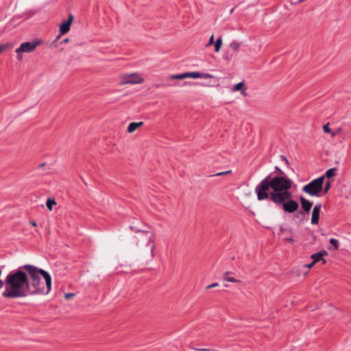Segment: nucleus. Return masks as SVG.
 Returning <instances> with one entry per match:
<instances>
[{"label": "nucleus", "instance_id": "27", "mask_svg": "<svg viewBox=\"0 0 351 351\" xmlns=\"http://www.w3.org/2000/svg\"><path fill=\"white\" fill-rule=\"evenodd\" d=\"M231 173H232V171L229 170V171H226L219 172V173L213 175V176H223V175L230 174Z\"/></svg>", "mask_w": 351, "mask_h": 351}, {"label": "nucleus", "instance_id": "33", "mask_svg": "<svg viewBox=\"0 0 351 351\" xmlns=\"http://www.w3.org/2000/svg\"><path fill=\"white\" fill-rule=\"evenodd\" d=\"M195 350L199 351H213L212 350L207 348H197Z\"/></svg>", "mask_w": 351, "mask_h": 351}, {"label": "nucleus", "instance_id": "36", "mask_svg": "<svg viewBox=\"0 0 351 351\" xmlns=\"http://www.w3.org/2000/svg\"><path fill=\"white\" fill-rule=\"evenodd\" d=\"M69 41V38H65L62 41H61V43H66Z\"/></svg>", "mask_w": 351, "mask_h": 351}, {"label": "nucleus", "instance_id": "2", "mask_svg": "<svg viewBox=\"0 0 351 351\" xmlns=\"http://www.w3.org/2000/svg\"><path fill=\"white\" fill-rule=\"evenodd\" d=\"M28 274L21 267L11 271L5 280V289L2 293L5 298H19L27 297L26 287L28 282Z\"/></svg>", "mask_w": 351, "mask_h": 351}, {"label": "nucleus", "instance_id": "39", "mask_svg": "<svg viewBox=\"0 0 351 351\" xmlns=\"http://www.w3.org/2000/svg\"><path fill=\"white\" fill-rule=\"evenodd\" d=\"M233 10H234V9H232L231 11H230V13H232Z\"/></svg>", "mask_w": 351, "mask_h": 351}, {"label": "nucleus", "instance_id": "34", "mask_svg": "<svg viewBox=\"0 0 351 351\" xmlns=\"http://www.w3.org/2000/svg\"><path fill=\"white\" fill-rule=\"evenodd\" d=\"M315 264V262L313 261L311 263L306 265V267L311 268Z\"/></svg>", "mask_w": 351, "mask_h": 351}, {"label": "nucleus", "instance_id": "9", "mask_svg": "<svg viewBox=\"0 0 351 351\" xmlns=\"http://www.w3.org/2000/svg\"><path fill=\"white\" fill-rule=\"evenodd\" d=\"M73 16L72 14H70L69 18H68V20L67 21H64L62 23V24L60 25V35H58L57 37H56V40L53 43V44L54 43H56L60 38L62 35L63 34H65L66 33H67L69 30H70V27H71V23L73 21Z\"/></svg>", "mask_w": 351, "mask_h": 351}, {"label": "nucleus", "instance_id": "35", "mask_svg": "<svg viewBox=\"0 0 351 351\" xmlns=\"http://www.w3.org/2000/svg\"><path fill=\"white\" fill-rule=\"evenodd\" d=\"M29 223H30L32 226H34V227H36V226H37V223H36V222L35 221H29Z\"/></svg>", "mask_w": 351, "mask_h": 351}, {"label": "nucleus", "instance_id": "25", "mask_svg": "<svg viewBox=\"0 0 351 351\" xmlns=\"http://www.w3.org/2000/svg\"><path fill=\"white\" fill-rule=\"evenodd\" d=\"M243 86V82H239L237 84H235L233 88H232V90L234 91H237V90H239L242 88V87Z\"/></svg>", "mask_w": 351, "mask_h": 351}, {"label": "nucleus", "instance_id": "18", "mask_svg": "<svg viewBox=\"0 0 351 351\" xmlns=\"http://www.w3.org/2000/svg\"><path fill=\"white\" fill-rule=\"evenodd\" d=\"M240 46H241V43H239L238 41H233L230 44V47L234 52H236L237 51H238Z\"/></svg>", "mask_w": 351, "mask_h": 351}, {"label": "nucleus", "instance_id": "19", "mask_svg": "<svg viewBox=\"0 0 351 351\" xmlns=\"http://www.w3.org/2000/svg\"><path fill=\"white\" fill-rule=\"evenodd\" d=\"M11 47H12V44L9 43L0 44V54Z\"/></svg>", "mask_w": 351, "mask_h": 351}, {"label": "nucleus", "instance_id": "40", "mask_svg": "<svg viewBox=\"0 0 351 351\" xmlns=\"http://www.w3.org/2000/svg\"><path fill=\"white\" fill-rule=\"evenodd\" d=\"M0 274H1V269H0Z\"/></svg>", "mask_w": 351, "mask_h": 351}, {"label": "nucleus", "instance_id": "17", "mask_svg": "<svg viewBox=\"0 0 351 351\" xmlns=\"http://www.w3.org/2000/svg\"><path fill=\"white\" fill-rule=\"evenodd\" d=\"M215 45V52H219L221 49L222 45V38L221 36L219 37L217 40L214 43Z\"/></svg>", "mask_w": 351, "mask_h": 351}, {"label": "nucleus", "instance_id": "16", "mask_svg": "<svg viewBox=\"0 0 351 351\" xmlns=\"http://www.w3.org/2000/svg\"><path fill=\"white\" fill-rule=\"evenodd\" d=\"M231 272L226 271L223 274V280L224 281L230 282H239L240 280H237L234 277H229L228 275L230 274Z\"/></svg>", "mask_w": 351, "mask_h": 351}, {"label": "nucleus", "instance_id": "21", "mask_svg": "<svg viewBox=\"0 0 351 351\" xmlns=\"http://www.w3.org/2000/svg\"><path fill=\"white\" fill-rule=\"evenodd\" d=\"M56 201L54 199H51V198H48V199L47 200L46 205H47V208L49 210H51L52 208H53V206L56 205Z\"/></svg>", "mask_w": 351, "mask_h": 351}, {"label": "nucleus", "instance_id": "15", "mask_svg": "<svg viewBox=\"0 0 351 351\" xmlns=\"http://www.w3.org/2000/svg\"><path fill=\"white\" fill-rule=\"evenodd\" d=\"M256 192L259 200L263 199V180L261 181L256 188Z\"/></svg>", "mask_w": 351, "mask_h": 351}, {"label": "nucleus", "instance_id": "22", "mask_svg": "<svg viewBox=\"0 0 351 351\" xmlns=\"http://www.w3.org/2000/svg\"><path fill=\"white\" fill-rule=\"evenodd\" d=\"M330 243L332 245L335 250H338V248H339V241L338 240L332 238L330 239Z\"/></svg>", "mask_w": 351, "mask_h": 351}, {"label": "nucleus", "instance_id": "20", "mask_svg": "<svg viewBox=\"0 0 351 351\" xmlns=\"http://www.w3.org/2000/svg\"><path fill=\"white\" fill-rule=\"evenodd\" d=\"M335 173H336V169L335 168H331L326 171V172L324 176H325V178H330L335 176Z\"/></svg>", "mask_w": 351, "mask_h": 351}, {"label": "nucleus", "instance_id": "37", "mask_svg": "<svg viewBox=\"0 0 351 351\" xmlns=\"http://www.w3.org/2000/svg\"><path fill=\"white\" fill-rule=\"evenodd\" d=\"M286 240L289 243H293L294 241L293 239L291 238L287 239Z\"/></svg>", "mask_w": 351, "mask_h": 351}, {"label": "nucleus", "instance_id": "23", "mask_svg": "<svg viewBox=\"0 0 351 351\" xmlns=\"http://www.w3.org/2000/svg\"><path fill=\"white\" fill-rule=\"evenodd\" d=\"M324 132L326 133H330L332 136H335L336 135L335 132H332L330 128H329V123H327L324 125L323 127Z\"/></svg>", "mask_w": 351, "mask_h": 351}, {"label": "nucleus", "instance_id": "38", "mask_svg": "<svg viewBox=\"0 0 351 351\" xmlns=\"http://www.w3.org/2000/svg\"><path fill=\"white\" fill-rule=\"evenodd\" d=\"M282 158L286 161V162L288 163V160H287V158L285 157H283V156H282Z\"/></svg>", "mask_w": 351, "mask_h": 351}, {"label": "nucleus", "instance_id": "6", "mask_svg": "<svg viewBox=\"0 0 351 351\" xmlns=\"http://www.w3.org/2000/svg\"><path fill=\"white\" fill-rule=\"evenodd\" d=\"M275 204L278 206H280L283 210L286 213H293L295 212L298 208V203L292 199V193H289V195L288 197H285L283 199H276L272 201Z\"/></svg>", "mask_w": 351, "mask_h": 351}, {"label": "nucleus", "instance_id": "29", "mask_svg": "<svg viewBox=\"0 0 351 351\" xmlns=\"http://www.w3.org/2000/svg\"><path fill=\"white\" fill-rule=\"evenodd\" d=\"M199 75H201L199 77H204V78H212L213 77V75L209 73H199Z\"/></svg>", "mask_w": 351, "mask_h": 351}, {"label": "nucleus", "instance_id": "7", "mask_svg": "<svg viewBox=\"0 0 351 351\" xmlns=\"http://www.w3.org/2000/svg\"><path fill=\"white\" fill-rule=\"evenodd\" d=\"M41 41L39 39H36L32 42L23 43L21 46L16 49V52H25L31 53L33 52L36 48L40 45Z\"/></svg>", "mask_w": 351, "mask_h": 351}, {"label": "nucleus", "instance_id": "14", "mask_svg": "<svg viewBox=\"0 0 351 351\" xmlns=\"http://www.w3.org/2000/svg\"><path fill=\"white\" fill-rule=\"evenodd\" d=\"M143 125V122H132L129 124L128 127V132L132 133L134 132L137 128H140Z\"/></svg>", "mask_w": 351, "mask_h": 351}, {"label": "nucleus", "instance_id": "13", "mask_svg": "<svg viewBox=\"0 0 351 351\" xmlns=\"http://www.w3.org/2000/svg\"><path fill=\"white\" fill-rule=\"evenodd\" d=\"M326 254H327V252L326 251H324V250L320 251L319 252H317V253L311 255V258H313V261L315 263H317L321 260L323 261L324 263H326V261L323 258V256Z\"/></svg>", "mask_w": 351, "mask_h": 351}, {"label": "nucleus", "instance_id": "28", "mask_svg": "<svg viewBox=\"0 0 351 351\" xmlns=\"http://www.w3.org/2000/svg\"><path fill=\"white\" fill-rule=\"evenodd\" d=\"M232 56H233L232 54H229V53L227 52L226 53H225L223 55V58L228 61H230L232 59Z\"/></svg>", "mask_w": 351, "mask_h": 351}, {"label": "nucleus", "instance_id": "1", "mask_svg": "<svg viewBox=\"0 0 351 351\" xmlns=\"http://www.w3.org/2000/svg\"><path fill=\"white\" fill-rule=\"evenodd\" d=\"M28 274V282L26 287L27 296L47 295L51 289V277L44 269L32 265L21 266Z\"/></svg>", "mask_w": 351, "mask_h": 351}, {"label": "nucleus", "instance_id": "5", "mask_svg": "<svg viewBox=\"0 0 351 351\" xmlns=\"http://www.w3.org/2000/svg\"><path fill=\"white\" fill-rule=\"evenodd\" d=\"M324 180L325 176L319 177L304 185L302 191L311 196L318 197L323 189Z\"/></svg>", "mask_w": 351, "mask_h": 351}, {"label": "nucleus", "instance_id": "30", "mask_svg": "<svg viewBox=\"0 0 351 351\" xmlns=\"http://www.w3.org/2000/svg\"><path fill=\"white\" fill-rule=\"evenodd\" d=\"M74 295H75V293H65L64 298H65V299L69 300V299L72 298Z\"/></svg>", "mask_w": 351, "mask_h": 351}, {"label": "nucleus", "instance_id": "4", "mask_svg": "<svg viewBox=\"0 0 351 351\" xmlns=\"http://www.w3.org/2000/svg\"><path fill=\"white\" fill-rule=\"evenodd\" d=\"M132 243L138 246H145L146 250L149 252L152 259L154 257V244L153 237L149 235L148 232H141L137 236L134 237Z\"/></svg>", "mask_w": 351, "mask_h": 351}, {"label": "nucleus", "instance_id": "11", "mask_svg": "<svg viewBox=\"0 0 351 351\" xmlns=\"http://www.w3.org/2000/svg\"><path fill=\"white\" fill-rule=\"evenodd\" d=\"M321 205H315L313 209L311 223L313 224H317L319 219V213Z\"/></svg>", "mask_w": 351, "mask_h": 351}, {"label": "nucleus", "instance_id": "32", "mask_svg": "<svg viewBox=\"0 0 351 351\" xmlns=\"http://www.w3.org/2000/svg\"><path fill=\"white\" fill-rule=\"evenodd\" d=\"M17 53L16 58L18 60H21L23 59V52H16Z\"/></svg>", "mask_w": 351, "mask_h": 351}, {"label": "nucleus", "instance_id": "8", "mask_svg": "<svg viewBox=\"0 0 351 351\" xmlns=\"http://www.w3.org/2000/svg\"><path fill=\"white\" fill-rule=\"evenodd\" d=\"M122 84H140L142 83L144 81V79L142 78L137 73H132L128 75H125L122 77Z\"/></svg>", "mask_w": 351, "mask_h": 351}, {"label": "nucleus", "instance_id": "24", "mask_svg": "<svg viewBox=\"0 0 351 351\" xmlns=\"http://www.w3.org/2000/svg\"><path fill=\"white\" fill-rule=\"evenodd\" d=\"M330 186H331V182L330 180H328L325 184H324V194H326L329 189H330Z\"/></svg>", "mask_w": 351, "mask_h": 351}, {"label": "nucleus", "instance_id": "12", "mask_svg": "<svg viewBox=\"0 0 351 351\" xmlns=\"http://www.w3.org/2000/svg\"><path fill=\"white\" fill-rule=\"evenodd\" d=\"M300 202L304 211L308 213L312 207L313 203L303 197H300Z\"/></svg>", "mask_w": 351, "mask_h": 351}, {"label": "nucleus", "instance_id": "31", "mask_svg": "<svg viewBox=\"0 0 351 351\" xmlns=\"http://www.w3.org/2000/svg\"><path fill=\"white\" fill-rule=\"evenodd\" d=\"M219 285L218 283H213V284H211L210 285H208L206 289H211V288H214V287H217Z\"/></svg>", "mask_w": 351, "mask_h": 351}, {"label": "nucleus", "instance_id": "10", "mask_svg": "<svg viewBox=\"0 0 351 351\" xmlns=\"http://www.w3.org/2000/svg\"><path fill=\"white\" fill-rule=\"evenodd\" d=\"M201 75L199 72H186L181 74L171 75L169 79L171 80H183L186 77L199 78Z\"/></svg>", "mask_w": 351, "mask_h": 351}, {"label": "nucleus", "instance_id": "3", "mask_svg": "<svg viewBox=\"0 0 351 351\" xmlns=\"http://www.w3.org/2000/svg\"><path fill=\"white\" fill-rule=\"evenodd\" d=\"M292 181L284 176H274L270 175L265 178V199L270 201L276 199H283L289 195Z\"/></svg>", "mask_w": 351, "mask_h": 351}, {"label": "nucleus", "instance_id": "26", "mask_svg": "<svg viewBox=\"0 0 351 351\" xmlns=\"http://www.w3.org/2000/svg\"><path fill=\"white\" fill-rule=\"evenodd\" d=\"M214 43H215V41H214V36H213V35H212V36L210 37L209 40H208V43L206 44V47H210V46H211V45H214Z\"/></svg>", "mask_w": 351, "mask_h": 351}]
</instances>
